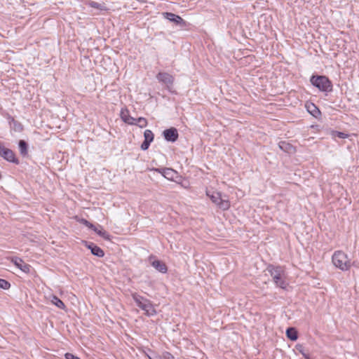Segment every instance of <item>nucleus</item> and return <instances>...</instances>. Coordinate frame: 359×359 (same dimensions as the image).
Segmentation results:
<instances>
[{
    "mask_svg": "<svg viewBox=\"0 0 359 359\" xmlns=\"http://www.w3.org/2000/svg\"><path fill=\"white\" fill-rule=\"evenodd\" d=\"M332 260L337 268L344 271H348L352 265L359 268V265L355 262L351 263L348 255L341 250L336 251L333 254Z\"/></svg>",
    "mask_w": 359,
    "mask_h": 359,
    "instance_id": "1",
    "label": "nucleus"
},
{
    "mask_svg": "<svg viewBox=\"0 0 359 359\" xmlns=\"http://www.w3.org/2000/svg\"><path fill=\"white\" fill-rule=\"evenodd\" d=\"M131 296L136 305L144 311L145 315L147 316H153L156 314L154 306L149 299L137 292L132 293Z\"/></svg>",
    "mask_w": 359,
    "mask_h": 359,
    "instance_id": "2",
    "label": "nucleus"
},
{
    "mask_svg": "<svg viewBox=\"0 0 359 359\" xmlns=\"http://www.w3.org/2000/svg\"><path fill=\"white\" fill-rule=\"evenodd\" d=\"M267 270L271 276L273 278L276 285L282 289H286L288 284L285 280V275L283 267L280 266L269 265L267 267Z\"/></svg>",
    "mask_w": 359,
    "mask_h": 359,
    "instance_id": "3",
    "label": "nucleus"
},
{
    "mask_svg": "<svg viewBox=\"0 0 359 359\" xmlns=\"http://www.w3.org/2000/svg\"><path fill=\"white\" fill-rule=\"evenodd\" d=\"M206 195L210 200L216 204L219 208L225 210H228L230 207V203L228 199L223 198L220 192L207 190Z\"/></svg>",
    "mask_w": 359,
    "mask_h": 359,
    "instance_id": "4",
    "label": "nucleus"
},
{
    "mask_svg": "<svg viewBox=\"0 0 359 359\" xmlns=\"http://www.w3.org/2000/svg\"><path fill=\"white\" fill-rule=\"evenodd\" d=\"M311 83L321 91L327 92L332 90V83L325 76H313L311 78Z\"/></svg>",
    "mask_w": 359,
    "mask_h": 359,
    "instance_id": "5",
    "label": "nucleus"
},
{
    "mask_svg": "<svg viewBox=\"0 0 359 359\" xmlns=\"http://www.w3.org/2000/svg\"><path fill=\"white\" fill-rule=\"evenodd\" d=\"M0 156L6 160L7 161L18 164L19 161L15 157V154L12 150L5 147L0 142Z\"/></svg>",
    "mask_w": 359,
    "mask_h": 359,
    "instance_id": "6",
    "label": "nucleus"
},
{
    "mask_svg": "<svg viewBox=\"0 0 359 359\" xmlns=\"http://www.w3.org/2000/svg\"><path fill=\"white\" fill-rule=\"evenodd\" d=\"M155 171L161 173L165 178L169 180H174V179L177 177V173L175 170L172 168H156Z\"/></svg>",
    "mask_w": 359,
    "mask_h": 359,
    "instance_id": "7",
    "label": "nucleus"
},
{
    "mask_svg": "<svg viewBox=\"0 0 359 359\" xmlns=\"http://www.w3.org/2000/svg\"><path fill=\"white\" fill-rule=\"evenodd\" d=\"M158 81L165 84L168 88L170 86H172L174 81L173 77L166 72H160L156 76Z\"/></svg>",
    "mask_w": 359,
    "mask_h": 359,
    "instance_id": "8",
    "label": "nucleus"
},
{
    "mask_svg": "<svg viewBox=\"0 0 359 359\" xmlns=\"http://www.w3.org/2000/svg\"><path fill=\"white\" fill-rule=\"evenodd\" d=\"M163 136L167 141L174 142L178 138V133L176 128H171L163 131Z\"/></svg>",
    "mask_w": 359,
    "mask_h": 359,
    "instance_id": "9",
    "label": "nucleus"
},
{
    "mask_svg": "<svg viewBox=\"0 0 359 359\" xmlns=\"http://www.w3.org/2000/svg\"><path fill=\"white\" fill-rule=\"evenodd\" d=\"M163 17L168 20L172 22L177 25H184V20L178 15L172 13L165 12L163 13Z\"/></svg>",
    "mask_w": 359,
    "mask_h": 359,
    "instance_id": "10",
    "label": "nucleus"
},
{
    "mask_svg": "<svg viewBox=\"0 0 359 359\" xmlns=\"http://www.w3.org/2000/svg\"><path fill=\"white\" fill-rule=\"evenodd\" d=\"M12 262L16 266L18 269H20L22 271L25 273H29L30 271V266L23 260L19 257H15L12 259Z\"/></svg>",
    "mask_w": 359,
    "mask_h": 359,
    "instance_id": "11",
    "label": "nucleus"
},
{
    "mask_svg": "<svg viewBox=\"0 0 359 359\" xmlns=\"http://www.w3.org/2000/svg\"><path fill=\"white\" fill-rule=\"evenodd\" d=\"M121 118L125 123L130 125L136 124L135 122L136 121L135 118H133L130 116L129 111L126 109H121Z\"/></svg>",
    "mask_w": 359,
    "mask_h": 359,
    "instance_id": "12",
    "label": "nucleus"
},
{
    "mask_svg": "<svg viewBox=\"0 0 359 359\" xmlns=\"http://www.w3.org/2000/svg\"><path fill=\"white\" fill-rule=\"evenodd\" d=\"M151 264L156 270L161 273H165L168 271L166 265L160 260H154Z\"/></svg>",
    "mask_w": 359,
    "mask_h": 359,
    "instance_id": "13",
    "label": "nucleus"
},
{
    "mask_svg": "<svg viewBox=\"0 0 359 359\" xmlns=\"http://www.w3.org/2000/svg\"><path fill=\"white\" fill-rule=\"evenodd\" d=\"M88 248L90 250L93 255L98 257H102L104 255V251L98 246L91 243L88 245Z\"/></svg>",
    "mask_w": 359,
    "mask_h": 359,
    "instance_id": "14",
    "label": "nucleus"
},
{
    "mask_svg": "<svg viewBox=\"0 0 359 359\" xmlns=\"http://www.w3.org/2000/svg\"><path fill=\"white\" fill-rule=\"evenodd\" d=\"M286 334H287V337L292 340V341H295L298 338V335H297V330L293 328V327H289L287 329V331H286Z\"/></svg>",
    "mask_w": 359,
    "mask_h": 359,
    "instance_id": "15",
    "label": "nucleus"
},
{
    "mask_svg": "<svg viewBox=\"0 0 359 359\" xmlns=\"http://www.w3.org/2000/svg\"><path fill=\"white\" fill-rule=\"evenodd\" d=\"M308 111L315 117H317L320 114V110L313 104H309L306 105Z\"/></svg>",
    "mask_w": 359,
    "mask_h": 359,
    "instance_id": "16",
    "label": "nucleus"
},
{
    "mask_svg": "<svg viewBox=\"0 0 359 359\" xmlns=\"http://www.w3.org/2000/svg\"><path fill=\"white\" fill-rule=\"evenodd\" d=\"M93 230L103 238L106 240L109 239V233L106 231L103 230V229L100 226H99V228L95 226Z\"/></svg>",
    "mask_w": 359,
    "mask_h": 359,
    "instance_id": "17",
    "label": "nucleus"
},
{
    "mask_svg": "<svg viewBox=\"0 0 359 359\" xmlns=\"http://www.w3.org/2000/svg\"><path fill=\"white\" fill-rule=\"evenodd\" d=\"M19 151L22 156H25L27 155V144L25 141L20 140L19 142Z\"/></svg>",
    "mask_w": 359,
    "mask_h": 359,
    "instance_id": "18",
    "label": "nucleus"
},
{
    "mask_svg": "<svg viewBox=\"0 0 359 359\" xmlns=\"http://www.w3.org/2000/svg\"><path fill=\"white\" fill-rule=\"evenodd\" d=\"M51 303L53 304H54L55 306H56L57 308L59 309H65V304L63 303V302L62 300H60L56 296H53L51 297V300H50Z\"/></svg>",
    "mask_w": 359,
    "mask_h": 359,
    "instance_id": "19",
    "label": "nucleus"
},
{
    "mask_svg": "<svg viewBox=\"0 0 359 359\" xmlns=\"http://www.w3.org/2000/svg\"><path fill=\"white\" fill-rule=\"evenodd\" d=\"M154 133L151 130H146L144 133V141L151 142L154 140Z\"/></svg>",
    "mask_w": 359,
    "mask_h": 359,
    "instance_id": "20",
    "label": "nucleus"
},
{
    "mask_svg": "<svg viewBox=\"0 0 359 359\" xmlns=\"http://www.w3.org/2000/svg\"><path fill=\"white\" fill-rule=\"evenodd\" d=\"M331 135L334 138L335 137H337L341 138V139H345V138H347L348 137V135L346 134V133H342V132H339V131H335V130H332L331 131Z\"/></svg>",
    "mask_w": 359,
    "mask_h": 359,
    "instance_id": "21",
    "label": "nucleus"
},
{
    "mask_svg": "<svg viewBox=\"0 0 359 359\" xmlns=\"http://www.w3.org/2000/svg\"><path fill=\"white\" fill-rule=\"evenodd\" d=\"M11 287V284L8 281L0 278V288L4 290H8Z\"/></svg>",
    "mask_w": 359,
    "mask_h": 359,
    "instance_id": "22",
    "label": "nucleus"
},
{
    "mask_svg": "<svg viewBox=\"0 0 359 359\" xmlns=\"http://www.w3.org/2000/svg\"><path fill=\"white\" fill-rule=\"evenodd\" d=\"M136 123L135 125L138 124L140 128H144L147 126V121L146 118L140 117L135 121Z\"/></svg>",
    "mask_w": 359,
    "mask_h": 359,
    "instance_id": "23",
    "label": "nucleus"
},
{
    "mask_svg": "<svg viewBox=\"0 0 359 359\" xmlns=\"http://www.w3.org/2000/svg\"><path fill=\"white\" fill-rule=\"evenodd\" d=\"M279 147L280 149L289 152V149L291 148V146L285 142H280L279 143Z\"/></svg>",
    "mask_w": 359,
    "mask_h": 359,
    "instance_id": "24",
    "label": "nucleus"
},
{
    "mask_svg": "<svg viewBox=\"0 0 359 359\" xmlns=\"http://www.w3.org/2000/svg\"><path fill=\"white\" fill-rule=\"evenodd\" d=\"M87 5L92 8H97V9L102 8V6L99 3L95 2V1H90L87 3Z\"/></svg>",
    "mask_w": 359,
    "mask_h": 359,
    "instance_id": "25",
    "label": "nucleus"
},
{
    "mask_svg": "<svg viewBox=\"0 0 359 359\" xmlns=\"http://www.w3.org/2000/svg\"><path fill=\"white\" fill-rule=\"evenodd\" d=\"M295 348L297 351H299L302 355H305L306 351L304 349V347L302 344H297L295 346Z\"/></svg>",
    "mask_w": 359,
    "mask_h": 359,
    "instance_id": "26",
    "label": "nucleus"
},
{
    "mask_svg": "<svg viewBox=\"0 0 359 359\" xmlns=\"http://www.w3.org/2000/svg\"><path fill=\"white\" fill-rule=\"evenodd\" d=\"M161 357L163 359H175L174 356L168 352L163 353Z\"/></svg>",
    "mask_w": 359,
    "mask_h": 359,
    "instance_id": "27",
    "label": "nucleus"
},
{
    "mask_svg": "<svg viewBox=\"0 0 359 359\" xmlns=\"http://www.w3.org/2000/svg\"><path fill=\"white\" fill-rule=\"evenodd\" d=\"M150 144L151 142L144 140V142L141 144V149L144 151L147 150L149 148Z\"/></svg>",
    "mask_w": 359,
    "mask_h": 359,
    "instance_id": "28",
    "label": "nucleus"
},
{
    "mask_svg": "<svg viewBox=\"0 0 359 359\" xmlns=\"http://www.w3.org/2000/svg\"><path fill=\"white\" fill-rule=\"evenodd\" d=\"M83 223L86 226H88V228L93 229L95 226V225H93V224H91L90 222H89L88 221L86 220V219H83Z\"/></svg>",
    "mask_w": 359,
    "mask_h": 359,
    "instance_id": "29",
    "label": "nucleus"
},
{
    "mask_svg": "<svg viewBox=\"0 0 359 359\" xmlns=\"http://www.w3.org/2000/svg\"><path fill=\"white\" fill-rule=\"evenodd\" d=\"M303 357H304L305 359H311V358H310V356H309V354L307 352H306L305 355H303Z\"/></svg>",
    "mask_w": 359,
    "mask_h": 359,
    "instance_id": "30",
    "label": "nucleus"
}]
</instances>
